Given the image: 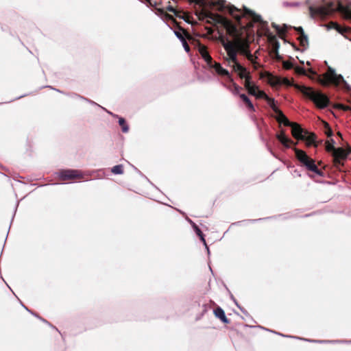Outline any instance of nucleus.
<instances>
[{"label": "nucleus", "instance_id": "46", "mask_svg": "<svg viewBox=\"0 0 351 351\" xmlns=\"http://www.w3.org/2000/svg\"><path fill=\"white\" fill-rule=\"evenodd\" d=\"M308 72H309L310 73H311V74L317 75L316 72H315V71H314L312 69H310L308 70Z\"/></svg>", "mask_w": 351, "mask_h": 351}, {"label": "nucleus", "instance_id": "48", "mask_svg": "<svg viewBox=\"0 0 351 351\" xmlns=\"http://www.w3.org/2000/svg\"><path fill=\"white\" fill-rule=\"evenodd\" d=\"M337 135L339 136H340L341 138H342L341 134L339 132H337Z\"/></svg>", "mask_w": 351, "mask_h": 351}, {"label": "nucleus", "instance_id": "37", "mask_svg": "<svg viewBox=\"0 0 351 351\" xmlns=\"http://www.w3.org/2000/svg\"><path fill=\"white\" fill-rule=\"evenodd\" d=\"M180 28H182V27H179V29L180 31L183 32L182 29H180ZM182 33H184V32H182ZM175 34H176V36L181 40V42L186 38V36H183V35L179 32H175ZM183 34L185 35L184 34Z\"/></svg>", "mask_w": 351, "mask_h": 351}, {"label": "nucleus", "instance_id": "44", "mask_svg": "<svg viewBox=\"0 0 351 351\" xmlns=\"http://www.w3.org/2000/svg\"><path fill=\"white\" fill-rule=\"evenodd\" d=\"M234 93H237V94L239 93L240 90L241 89V87L237 85L236 84H234Z\"/></svg>", "mask_w": 351, "mask_h": 351}, {"label": "nucleus", "instance_id": "7", "mask_svg": "<svg viewBox=\"0 0 351 351\" xmlns=\"http://www.w3.org/2000/svg\"><path fill=\"white\" fill-rule=\"evenodd\" d=\"M185 34L186 39L189 40L192 44L197 45L198 47V51L200 53L202 58L206 62V63L212 66L213 58L210 56L207 47L202 45L199 40L194 38L189 32L184 28H180Z\"/></svg>", "mask_w": 351, "mask_h": 351}, {"label": "nucleus", "instance_id": "29", "mask_svg": "<svg viewBox=\"0 0 351 351\" xmlns=\"http://www.w3.org/2000/svg\"><path fill=\"white\" fill-rule=\"evenodd\" d=\"M233 66H232V68H233V70L236 72H239V71H246V69L242 65H241L238 61L236 62V63H233Z\"/></svg>", "mask_w": 351, "mask_h": 351}, {"label": "nucleus", "instance_id": "21", "mask_svg": "<svg viewBox=\"0 0 351 351\" xmlns=\"http://www.w3.org/2000/svg\"><path fill=\"white\" fill-rule=\"evenodd\" d=\"M335 141L333 139H330V141H328L326 142V150L328 152H335V150L337 149L334 146Z\"/></svg>", "mask_w": 351, "mask_h": 351}, {"label": "nucleus", "instance_id": "33", "mask_svg": "<svg viewBox=\"0 0 351 351\" xmlns=\"http://www.w3.org/2000/svg\"><path fill=\"white\" fill-rule=\"evenodd\" d=\"M294 70H295V72L298 75H306V71L302 67L296 66L294 68Z\"/></svg>", "mask_w": 351, "mask_h": 351}, {"label": "nucleus", "instance_id": "23", "mask_svg": "<svg viewBox=\"0 0 351 351\" xmlns=\"http://www.w3.org/2000/svg\"><path fill=\"white\" fill-rule=\"evenodd\" d=\"M331 24L334 26V27L341 34H344V33H346V32H348L350 31V27H341L340 25H339L337 23H333L332 22Z\"/></svg>", "mask_w": 351, "mask_h": 351}, {"label": "nucleus", "instance_id": "11", "mask_svg": "<svg viewBox=\"0 0 351 351\" xmlns=\"http://www.w3.org/2000/svg\"><path fill=\"white\" fill-rule=\"evenodd\" d=\"M59 177L62 181H72L83 178L81 171L74 169L62 170L59 173Z\"/></svg>", "mask_w": 351, "mask_h": 351}, {"label": "nucleus", "instance_id": "22", "mask_svg": "<svg viewBox=\"0 0 351 351\" xmlns=\"http://www.w3.org/2000/svg\"><path fill=\"white\" fill-rule=\"evenodd\" d=\"M119 124L121 127V130L123 132L126 133L129 130V127L126 123V121L124 118L120 117L119 119Z\"/></svg>", "mask_w": 351, "mask_h": 351}, {"label": "nucleus", "instance_id": "31", "mask_svg": "<svg viewBox=\"0 0 351 351\" xmlns=\"http://www.w3.org/2000/svg\"><path fill=\"white\" fill-rule=\"evenodd\" d=\"M255 97L258 99H264L265 100L269 99V96L263 90H258Z\"/></svg>", "mask_w": 351, "mask_h": 351}, {"label": "nucleus", "instance_id": "17", "mask_svg": "<svg viewBox=\"0 0 351 351\" xmlns=\"http://www.w3.org/2000/svg\"><path fill=\"white\" fill-rule=\"evenodd\" d=\"M214 67V69H215L216 72L220 75H223V76H227L228 77H230V73L228 72V71H227L226 69H223L221 64L218 62H215L214 65L213 66Z\"/></svg>", "mask_w": 351, "mask_h": 351}, {"label": "nucleus", "instance_id": "40", "mask_svg": "<svg viewBox=\"0 0 351 351\" xmlns=\"http://www.w3.org/2000/svg\"><path fill=\"white\" fill-rule=\"evenodd\" d=\"M247 74V71H239V76L241 79H243V78L245 79Z\"/></svg>", "mask_w": 351, "mask_h": 351}, {"label": "nucleus", "instance_id": "27", "mask_svg": "<svg viewBox=\"0 0 351 351\" xmlns=\"http://www.w3.org/2000/svg\"><path fill=\"white\" fill-rule=\"evenodd\" d=\"M193 228L195 229V231L196 234L199 237L200 240L206 246V240L204 239V235L202 233V232L201 231V230L195 223L193 224Z\"/></svg>", "mask_w": 351, "mask_h": 351}, {"label": "nucleus", "instance_id": "25", "mask_svg": "<svg viewBox=\"0 0 351 351\" xmlns=\"http://www.w3.org/2000/svg\"><path fill=\"white\" fill-rule=\"evenodd\" d=\"M268 103V104L269 105V106L271 107V108L274 110V112L275 113H278V111H280V110L276 106L275 104V100L273 98H271L269 97V99H267L266 100Z\"/></svg>", "mask_w": 351, "mask_h": 351}, {"label": "nucleus", "instance_id": "43", "mask_svg": "<svg viewBox=\"0 0 351 351\" xmlns=\"http://www.w3.org/2000/svg\"><path fill=\"white\" fill-rule=\"evenodd\" d=\"M245 57L247 58L248 60L253 62V56L250 51L245 56ZM252 63L254 64V62Z\"/></svg>", "mask_w": 351, "mask_h": 351}, {"label": "nucleus", "instance_id": "8", "mask_svg": "<svg viewBox=\"0 0 351 351\" xmlns=\"http://www.w3.org/2000/svg\"><path fill=\"white\" fill-rule=\"evenodd\" d=\"M350 152V149L347 151L342 147H338L333 152L332 154V164L337 169L341 170V167L344 165L343 161L347 159Z\"/></svg>", "mask_w": 351, "mask_h": 351}, {"label": "nucleus", "instance_id": "15", "mask_svg": "<svg viewBox=\"0 0 351 351\" xmlns=\"http://www.w3.org/2000/svg\"><path fill=\"white\" fill-rule=\"evenodd\" d=\"M276 114V119L280 124L282 123L285 126H290L292 124L293 122H291L281 110Z\"/></svg>", "mask_w": 351, "mask_h": 351}, {"label": "nucleus", "instance_id": "24", "mask_svg": "<svg viewBox=\"0 0 351 351\" xmlns=\"http://www.w3.org/2000/svg\"><path fill=\"white\" fill-rule=\"evenodd\" d=\"M268 103V104L269 105V106L271 107V108L274 110V112L275 113H278V111H280V110L276 106L275 104V100L273 98H271L269 97V99H267L266 100Z\"/></svg>", "mask_w": 351, "mask_h": 351}, {"label": "nucleus", "instance_id": "45", "mask_svg": "<svg viewBox=\"0 0 351 351\" xmlns=\"http://www.w3.org/2000/svg\"><path fill=\"white\" fill-rule=\"evenodd\" d=\"M143 2L151 6L153 5L152 0H143Z\"/></svg>", "mask_w": 351, "mask_h": 351}, {"label": "nucleus", "instance_id": "10", "mask_svg": "<svg viewBox=\"0 0 351 351\" xmlns=\"http://www.w3.org/2000/svg\"><path fill=\"white\" fill-rule=\"evenodd\" d=\"M222 45L227 52L228 58H227V61L228 64L236 63L237 61V50L234 45L232 40H227L225 42L222 40Z\"/></svg>", "mask_w": 351, "mask_h": 351}, {"label": "nucleus", "instance_id": "14", "mask_svg": "<svg viewBox=\"0 0 351 351\" xmlns=\"http://www.w3.org/2000/svg\"><path fill=\"white\" fill-rule=\"evenodd\" d=\"M214 315L225 324L229 323V319L226 317L224 311L219 306H217L214 310Z\"/></svg>", "mask_w": 351, "mask_h": 351}, {"label": "nucleus", "instance_id": "35", "mask_svg": "<svg viewBox=\"0 0 351 351\" xmlns=\"http://www.w3.org/2000/svg\"><path fill=\"white\" fill-rule=\"evenodd\" d=\"M335 108H338V109H341V110H343L344 111H347V110H349L350 109V108L348 106H345L343 104H337L334 106Z\"/></svg>", "mask_w": 351, "mask_h": 351}, {"label": "nucleus", "instance_id": "28", "mask_svg": "<svg viewBox=\"0 0 351 351\" xmlns=\"http://www.w3.org/2000/svg\"><path fill=\"white\" fill-rule=\"evenodd\" d=\"M114 174H122L123 173V167L121 165L114 166L111 170Z\"/></svg>", "mask_w": 351, "mask_h": 351}, {"label": "nucleus", "instance_id": "34", "mask_svg": "<svg viewBox=\"0 0 351 351\" xmlns=\"http://www.w3.org/2000/svg\"><path fill=\"white\" fill-rule=\"evenodd\" d=\"M282 65L283 68L286 70H289L293 68V64L289 61H284Z\"/></svg>", "mask_w": 351, "mask_h": 351}, {"label": "nucleus", "instance_id": "20", "mask_svg": "<svg viewBox=\"0 0 351 351\" xmlns=\"http://www.w3.org/2000/svg\"><path fill=\"white\" fill-rule=\"evenodd\" d=\"M298 39L300 42V45L302 47H306L308 45V37L305 34H300Z\"/></svg>", "mask_w": 351, "mask_h": 351}, {"label": "nucleus", "instance_id": "36", "mask_svg": "<svg viewBox=\"0 0 351 351\" xmlns=\"http://www.w3.org/2000/svg\"><path fill=\"white\" fill-rule=\"evenodd\" d=\"M167 10L171 12H173L176 16H179L180 17V14H179V12L177 11L173 6L171 5H168L167 8H166Z\"/></svg>", "mask_w": 351, "mask_h": 351}, {"label": "nucleus", "instance_id": "42", "mask_svg": "<svg viewBox=\"0 0 351 351\" xmlns=\"http://www.w3.org/2000/svg\"><path fill=\"white\" fill-rule=\"evenodd\" d=\"M295 30L300 35L304 34L303 28L302 27H294Z\"/></svg>", "mask_w": 351, "mask_h": 351}, {"label": "nucleus", "instance_id": "18", "mask_svg": "<svg viewBox=\"0 0 351 351\" xmlns=\"http://www.w3.org/2000/svg\"><path fill=\"white\" fill-rule=\"evenodd\" d=\"M271 26L276 30L279 37L283 38V36L285 35L287 32V26L286 25H284L282 27H280L279 25H276L274 23L271 24Z\"/></svg>", "mask_w": 351, "mask_h": 351}, {"label": "nucleus", "instance_id": "13", "mask_svg": "<svg viewBox=\"0 0 351 351\" xmlns=\"http://www.w3.org/2000/svg\"><path fill=\"white\" fill-rule=\"evenodd\" d=\"M276 138L286 147L289 148L291 145H296L291 139L287 137L285 130H281L279 134H276Z\"/></svg>", "mask_w": 351, "mask_h": 351}, {"label": "nucleus", "instance_id": "9", "mask_svg": "<svg viewBox=\"0 0 351 351\" xmlns=\"http://www.w3.org/2000/svg\"><path fill=\"white\" fill-rule=\"evenodd\" d=\"M265 76L267 77L268 83L271 86H276L280 85V84H285L287 86H293L294 87V86L296 84H293V83L289 81V80H288L286 77L281 79L278 77L274 76L269 72H265L264 73L261 74V78L264 77Z\"/></svg>", "mask_w": 351, "mask_h": 351}, {"label": "nucleus", "instance_id": "6", "mask_svg": "<svg viewBox=\"0 0 351 351\" xmlns=\"http://www.w3.org/2000/svg\"><path fill=\"white\" fill-rule=\"evenodd\" d=\"M293 149L296 158L303 166H304L308 171H313L319 176L322 175V171L318 169L317 166L315 163V160L311 158L304 151L295 147Z\"/></svg>", "mask_w": 351, "mask_h": 351}, {"label": "nucleus", "instance_id": "30", "mask_svg": "<svg viewBox=\"0 0 351 351\" xmlns=\"http://www.w3.org/2000/svg\"><path fill=\"white\" fill-rule=\"evenodd\" d=\"M251 75L250 73H247V76L245 77L244 86L247 90L250 87H251L253 84L251 82Z\"/></svg>", "mask_w": 351, "mask_h": 351}, {"label": "nucleus", "instance_id": "12", "mask_svg": "<svg viewBox=\"0 0 351 351\" xmlns=\"http://www.w3.org/2000/svg\"><path fill=\"white\" fill-rule=\"evenodd\" d=\"M291 128V134L292 136L297 140H301L304 138V134H308V131L302 129L300 124L298 123L293 122L289 126Z\"/></svg>", "mask_w": 351, "mask_h": 351}, {"label": "nucleus", "instance_id": "38", "mask_svg": "<svg viewBox=\"0 0 351 351\" xmlns=\"http://www.w3.org/2000/svg\"><path fill=\"white\" fill-rule=\"evenodd\" d=\"M267 32H269V30H267ZM267 36L268 38V40L270 41V42H274L276 40V38L274 35L271 34V33L268 32V34H267Z\"/></svg>", "mask_w": 351, "mask_h": 351}, {"label": "nucleus", "instance_id": "16", "mask_svg": "<svg viewBox=\"0 0 351 351\" xmlns=\"http://www.w3.org/2000/svg\"><path fill=\"white\" fill-rule=\"evenodd\" d=\"M304 138L302 139V141H306L307 142V145L310 146L311 145H313L315 147H317V144L315 143V140L317 138V136L315 133H309L304 134Z\"/></svg>", "mask_w": 351, "mask_h": 351}, {"label": "nucleus", "instance_id": "3", "mask_svg": "<svg viewBox=\"0 0 351 351\" xmlns=\"http://www.w3.org/2000/svg\"><path fill=\"white\" fill-rule=\"evenodd\" d=\"M312 13L325 17L334 13L336 11L341 13L347 19L351 20V5H343L340 2H330L326 5L318 8H310Z\"/></svg>", "mask_w": 351, "mask_h": 351}, {"label": "nucleus", "instance_id": "41", "mask_svg": "<svg viewBox=\"0 0 351 351\" xmlns=\"http://www.w3.org/2000/svg\"><path fill=\"white\" fill-rule=\"evenodd\" d=\"M191 3H194L197 5H203L204 1L203 0H189Z\"/></svg>", "mask_w": 351, "mask_h": 351}, {"label": "nucleus", "instance_id": "19", "mask_svg": "<svg viewBox=\"0 0 351 351\" xmlns=\"http://www.w3.org/2000/svg\"><path fill=\"white\" fill-rule=\"evenodd\" d=\"M239 97L243 100V101L245 104V105L247 106V108L250 111H252V112H254L255 111V108H254L253 104L251 102V101L250 100V99L248 98V97L246 95H245V94H240Z\"/></svg>", "mask_w": 351, "mask_h": 351}, {"label": "nucleus", "instance_id": "26", "mask_svg": "<svg viewBox=\"0 0 351 351\" xmlns=\"http://www.w3.org/2000/svg\"><path fill=\"white\" fill-rule=\"evenodd\" d=\"M324 128V133L328 137H330L332 136L333 132L330 127L329 124L326 121H323Z\"/></svg>", "mask_w": 351, "mask_h": 351}, {"label": "nucleus", "instance_id": "32", "mask_svg": "<svg viewBox=\"0 0 351 351\" xmlns=\"http://www.w3.org/2000/svg\"><path fill=\"white\" fill-rule=\"evenodd\" d=\"M258 90V86L255 85H252L251 87H250L247 90L250 95H252L253 96H256L257 91Z\"/></svg>", "mask_w": 351, "mask_h": 351}, {"label": "nucleus", "instance_id": "49", "mask_svg": "<svg viewBox=\"0 0 351 351\" xmlns=\"http://www.w3.org/2000/svg\"><path fill=\"white\" fill-rule=\"evenodd\" d=\"M182 18L184 19V21H188V20L186 18H184V17H182Z\"/></svg>", "mask_w": 351, "mask_h": 351}, {"label": "nucleus", "instance_id": "5", "mask_svg": "<svg viewBox=\"0 0 351 351\" xmlns=\"http://www.w3.org/2000/svg\"><path fill=\"white\" fill-rule=\"evenodd\" d=\"M317 81L324 86H328L329 85L338 86L341 83H342L344 89L347 90L350 89V86L344 80L343 76L341 75L337 74L335 71L331 67H328L326 72L322 75H318Z\"/></svg>", "mask_w": 351, "mask_h": 351}, {"label": "nucleus", "instance_id": "1", "mask_svg": "<svg viewBox=\"0 0 351 351\" xmlns=\"http://www.w3.org/2000/svg\"><path fill=\"white\" fill-rule=\"evenodd\" d=\"M213 5L218 6V10L220 12L226 9L230 15L234 18L237 23L238 30L243 34L244 31H248L253 28L255 23H263L261 16L256 14L252 10L243 6V10L239 9L233 5H227L225 0H218L213 3Z\"/></svg>", "mask_w": 351, "mask_h": 351}, {"label": "nucleus", "instance_id": "47", "mask_svg": "<svg viewBox=\"0 0 351 351\" xmlns=\"http://www.w3.org/2000/svg\"><path fill=\"white\" fill-rule=\"evenodd\" d=\"M166 16L169 19H173V16L171 15H169V14H167Z\"/></svg>", "mask_w": 351, "mask_h": 351}, {"label": "nucleus", "instance_id": "2", "mask_svg": "<svg viewBox=\"0 0 351 351\" xmlns=\"http://www.w3.org/2000/svg\"><path fill=\"white\" fill-rule=\"evenodd\" d=\"M206 16L226 30L227 34L233 38L232 42L238 53L245 56L250 51L248 39L242 36V32L238 30L237 25L230 19L219 14L211 12L206 14Z\"/></svg>", "mask_w": 351, "mask_h": 351}, {"label": "nucleus", "instance_id": "39", "mask_svg": "<svg viewBox=\"0 0 351 351\" xmlns=\"http://www.w3.org/2000/svg\"><path fill=\"white\" fill-rule=\"evenodd\" d=\"M182 45H183V47H184V48L185 51H186V52H189V51H190V47H189V44L187 43V42H186V39H184V40H182Z\"/></svg>", "mask_w": 351, "mask_h": 351}, {"label": "nucleus", "instance_id": "4", "mask_svg": "<svg viewBox=\"0 0 351 351\" xmlns=\"http://www.w3.org/2000/svg\"><path fill=\"white\" fill-rule=\"evenodd\" d=\"M294 88L311 99L320 109L327 107L330 103L328 97L321 92L315 91L311 87L295 84Z\"/></svg>", "mask_w": 351, "mask_h": 351}]
</instances>
